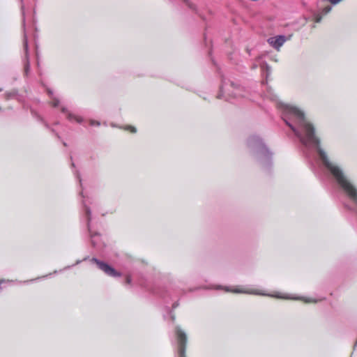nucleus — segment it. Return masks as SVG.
Instances as JSON below:
<instances>
[{
    "mask_svg": "<svg viewBox=\"0 0 357 357\" xmlns=\"http://www.w3.org/2000/svg\"><path fill=\"white\" fill-rule=\"evenodd\" d=\"M247 146L250 155L261 168L268 169L272 166L273 153L259 136H250L247 139Z\"/></svg>",
    "mask_w": 357,
    "mask_h": 357,
    "instance_id": "obj_1",
    "label": "nucleus"
},
{
    "mask_svg": "<svg viewBox=\"0 0 357 357\" xmlns=\"http://www.w3.org/2000/svg\"><path fill=\"white\" fill-rule=\"evenodd\" d=\"M243 88L234 82L222 78V84L220 87V91L217 95V98H224L226 101L233 102V100L241 96H243Z\"/></svg>",
    "mask_w": 357,
    "mask_h": 357,
    "instance_id": "obj_2",
    "label": "nucleus"
},
{
    "mask_svg": "<svg viewBox=\"0 0 357 357\" xmlns=\"http://www.w3.org/2000/svg\"><path fill=\"white\" fill-rule=\"evenodd\" d=\"M82 198L83 210L84 211V218L86 222V227L90 234L91 245L93 248L99 249L101 247L102 242L101 238L99 233L93 232L91 228V211L89 204H91V199L89 197H85L83 195V192H80Z\"/></svg>",
    "mask_w": 357,
    "mask_h": 357,
    "instance_id": "obj_3",
    "label": "nucleus"
},
{
    "mask_svg": "<svg viewBox=\"0 0 357 357\" xmlns=\"http://www.w3.org/2000/svg\"><path fill=\"white\" fill-rule=\"evenodd\" d=\"M174 333L177 340V356L178 357H186L185 349L187 344V335L179 326L175 327Z\"/></svg>",
    "mask_w": 357,
    "mask_h": 357,
    "instance_id": "obj_4",
    "label": "nucleus"
},
{
    "mask_svg": "<svg viewBox=\"0 0 357 357\" xmlns=\"http://www.w3.org/2000/svg\"><path fill=\"white\" fill-rule=\"evenodd\" d=\"M24 0H20L21 1V10L23 16L22 20V25L24 29V39H23V46L24 50L25 52V61H24V73L26 75H28L30 70V62L29 59V45H28V39L27 36L25 33V18H24V5L23 3Z\"/></svg>",
    "mask_w": 357,
    "mask_h": 357,
    "instance_id": "obj_5",
    "label": "nucleus"
},
{
    "mask_svg": "<svg viewBox=\"0 0 357 357\" xmlns=\"http://www.w3.org/2000/svg\"><path fill=\"white\" fill-rule=\"evenodd\" d=\"M91 261L96 263L98 268L108 276L112 278H119L121 276V273L117 271L114 267L96 257H93Z\"/></svg>",
    "mask_w": 357,
    "mask_h": 357,
    "instance_id": "obj_6",
    "label": "nucleus"
},
{
    "mask_svg": "<svg viewBox=\"0 0 357 357\" xmlns=\"http://www.w3.org/2000/svg\"><path fill=\"white\" fill-rule=\"evenodd\" d=\"M91 261L96 263L98 268L108 276L112 278H119L121 276V273L117 271L114 267L96 257H93Z\"/></svg>",
    "mask_w": 357,
    "mask_h": 357,
    "instance_id": "obj_7",
    "label": "nucleus"
},
{
    "mask_svg": "<svg viewBox=\"0 0 357 357\" xmlns=\"http://www.w3.org/2000/svg\"><path fill=\"white\" fill-rule=\"evenodd\" d=\"M215 289H223V287L220 285H218V286H216L215 287ZM224 289L226 291H232V292L237 293V294H255V295H264V296L267 295L266 294L263 293L260 291L250 289L248 287L236 288L234 289H230L228 287H224Z\"/></svg>",
    "mask_w": 357,
    "mask_h": 357,
    "instance_id": "obj_8",
    "label": "nucleus"
},
{
    "mask_svg": "<svg viewBox=\"0 0 357 357\" xmlns=\"http://www.w3.org/2000/svg\"><path fill=\"white\" fill-rule=\"evenodd\" d=\"M61 112L66 115V119L71 123H77L79 124H82L84 121V119L82 116L68 110L66 107H61Z\"/></svg>",
    "mask_w": 357,
    "mask_h": 357,
    "instance_id": "obj_9",
    "label": "nucleus"
},
{
    "mask_svg": "<svg viewBox=\"0 0 357 357\" xmlns=\"http://www.w3.org/2000/svg\"><path fill=\"white\" fill-rule=\"evenodd\" d=\"M287 38L284 35H279L274 37H271L268 39V43L276 50H279L280 48L286 42Z\"/></svg>",
    "mask_w": 357,
    "mask_h": 357,
    "instance_id": "obj_10",
    "label": "nucleus"
},
{
    "mask_svg": "<svg viewBox=\"0 0 357 357\" xmlns=\"http://www.w3.org/2000/svg\"><path fill=\"white\" fill-rule=\"evenodd\" d=\"M87 259H88V257H85V258H84L82 260L77 259V260L76 261V262H75V264L66 266H65L63 268H62V269H61V270H59V271H54L53 272V273H50V274L46 275H44V276H43V277H38V278H36V279H32V280H30L24 281V283L32 282H33V281H36V280H40V279H42V278H47L49 275H51L52 274H56V273H62V272H63V271H66V270L70 269L71 268H73V267L74 266H75V265L79 264L82 261H86Z\"/></svg>",
    "mask_w": 357,
    "mask_h": 357,
    "instance_id": "obj_11",
    "label": "nucleus"
},
{
    "mask_svg": "<svg viewBox=\"0 0 357 357\" xmlns=\"http://www.w3.org/2000/svg\"><path fill=\"white\" fill-rule=\"evenodd\" d=\"M179 305L178 301H176L172 304V310H170L169 307H166L167 314H164V318L166 320L170 319L172 322L175 320V314L173 312V310L176 309Z\"/></svg>",
    "mask_w": 357,
    "mask_h": 357,
    "instance_id": "obj_12",
    "label": "nucleus"
},
{
    "mask_svg": "<svg viewBox=\"0 0 357 357\" xmlns=\"http://www.w3.org/2000/svg\"><path fill=\"white\" fill-rule=\"evenodd\" d=\"M31 114L32 115L36 118L37 119L38 121L42 122L43 123H44L45 128H47V129H50V131L53 133H54L56 135V136L58 137V138H60V136L59 135V134L54 130V129L53 128H51L50 125L45 122L43 119V118L42 116H40L36 112L33 111V110H31Z\"/></svg>",
    "mask_w": 357,
    "mask_h": 357,
    "instance_id": "obj_13",
    "label": "nucleus"
},
{
    "mask_svg": "<svg viewBox=\"0 0 357 357\" xmlns=\"http://www.w3.org/2000/svg\"><path fill=\"white\" fill-rule=\"evenodd\" d=\"M286 298H290V297H286ZM291 299L302 300L305 303H317L318 301L321 300V298H314L311 297H295L291 298Z\"/></svg>",
    "mask_w": 357,
    "mask_h": 357,
    "instance_id": "obj_14",
    "label": "nucleus"
},
{
    "mask_svg": "<svg viewBox=\"0 0 357 357\" xmlns=\"http://www.w3.org/2000/svg\"><path fill=\"white\" fill-rule=\"evenodd\" d=\"M47 93H48L49 96L52 98V101L51 102L52 105L54 107H58L59 105V100L57 98L54 96L53 91L50 89H48Z\"/></svg>",
    "mask_w": 357,
    "mask_h": 357,
    "instance_id": "obj_15",
    "label": "nucleus"
},
{
    "mask_svg": "<svg viewBox=\"0 0 357 357\" xmlns=\"http://www.w3.org/2000/svg\"><path fill=\"white\" fill-rule=\"evenodd\" d=\"M332 10V6H325L324 8H321L320 10V14L322 15H327L328 13H330Z\"/></svg>",
    "mask_w": 357,
    "mask_h": 357,
    "instance_id": "obj_16",
    "label": "nucleus"
},
{
    "mask_svg": "<svg viewBox=\"0 0 357 357\" xmlns=\"http://www.w3.org/2000/svg\"><path fill=\"white\" fill-rule=\"evenodd\" d=\"M183 2L185 3V5L190 8L192 10H194L195 11L196 13H197V8H196V6L195 4H193L192 3H191L189 0H183Z\"/></svg>",
    "mask_w": 357,
    "mask_h": 357,
    "instance_id": "obj_17",
    "label": "nucleus"
},
{
    "mask_svg": "<svg viewBox=\"0 0 357 357\" xmlns=\"http://www.w3.org/2000/svg\"><path fill=\"white\" fill-rule=\"evenodd\" d=\"M172 295L171 294V293L169 291H166L165 293H162L161 294V297L167 302L168 303L167 301V298L168 297H170L172 298Z\"/></svg>",
    "mask_w": 357,
    "mask_h": 357,
    "instance_id": "obj_18",
    "label": "nucleus"
},
{
    "mask_svg": "<svg viewBox=\"0 0 357 357\" xmlns=\"http://www.w3.org/2000/svg\"><path fill=\"white\" fill-rule=\"evenodd\" d=\"M190 279H191V276H188L186 278L180 279L178 280V282L182 284H186Z\"/></svg>",
    "mask_w": 357,
    "mask_h": 357,
    "instance_id": "obj_19",
    "label": "nucleus"
},
{
    "mask_svg": "<svg viewBox=\"0 0 357 357\" xmlns=\"http://www.w3.org/2000/svg\"><path fill=\"white\" fill-rule=\"evenodd\" d=\"M89 124L91 126H100V122L98 121L91 119L89 121Z\"/></svg>",
    "mask_w": 357,
    "mask_h": 357,
    "instance_id": "obj_20",
    "label": "nucleus"
},
{
    "mask_svg": "<svg viewBox=\"0 0 357 357\" xmlns=\"http://www.w3.org/2000/svg\"><path fill=\"white\" fill-rule=\"evenodd\" d=\"M126 130H130L132 133H135L137 132L136 128L131 126H127L125 127Z\"/></svg>",
    "mask_w": 357,
    "mask_h": 357,
    "instance_id": "obj_21",
    "label": "nucleus"
},
{
    "mask_svg": "<svg viewBox=\"0 0 357 357\" xmlns=\"http://www.w3.org/2000/svg\"><path fill=\"white\" fill-rule=\"evenodd\" d=\"M322 15H321L320 13L318 14L317 16H316V19H315V22H317V23H319L321 21V19H322Z\"/></svg>",
    "mask_w": 357,
    "mask_h": 357,
    "instance_id": "obj_22",
    "label": "nucleus"
},
{
    "mask_svg": "<svg viewBox=\"0 0 357 357\" xmlns=\"http://www.w3.org/2000/svg\"><path fill=\"white\" fill-rule=\"evenodd\" d=\"M342 1V0H330L329 2H331L333 5H336Z\"/></svg>",
    "mask_w": 357,
    "mask_h": 357,
    "instance_id": "obj_23",
    "label": "nucleus"
},
{
    "mask_svg": "<svg viewBox=\"0 0 357 357\" xmlns=\"http://www.w3.org/2000/svg\"><path fill=\"white\" fill-rule=\"evenodd\" d=\"M266 68L267 76H268L269 74H271V67L267 63H266Z\"/></svg>",
    "mask_w": 357,
    "mask_h": 357,
    "instance_id": "obj_24",
    "label": "nucleus"
},
{
    "mask_svg": "<svg viewBox=\"0 0 357 357\" xmlns=\"http://www.w3.org/2000/svg\"><path fill=\"white\" fill-rule=\"evenodd\" d=\"M126 282L127 284H130L131 283L132 279H131L130 276L128 275L126 277Z\"/></svg>",
    "mask_w": 357,
    "mask_h": 357,
    "instance_id": "obj_25",
    "label": "nucleus"
},
{
    "mask_svg": "<svg viewBox=\"0 0 357 357\" xmlns=\"http://www.w3.org/2000/svg\"><path fill=\"white\" fill-rule=\"evenodd\" d=\"M181 293H176V295L174 296V298H178Z\"/></svg>",
    "mask_w": 357,
    "mask_h": 357,
    "instance_id": "obj_26",
    "label": "nucleus"
},
{
    "mask_svg": "<svg viewBox=\"0 0 357 357\" xmlns=\"http://www.w3.org/2000/svg\"><path fill=\"white\" fill-rule=\"evenodd\" d=\"M182 294H185L186 291L185 289H181Z\"/></svg>",
    "mask_w": 357,
    "mask_h": 357,
    "instance_id": "obj_27",
    "label": "nucleus"
},
{
    "mask_svg": "<svg viewBox=\"0 0 357 357\" xmlns=\"http://www.w3.org/2000/svg\"><path fill=\"white\" fill-rule=\"evenodd\" d=\"M250 51H251L250 50L247 49V52H248V54H249V55H250Z\"/></svg>",
    "mask_w": 357,
    "mask_h": 357,
    "instance_id": "obj_28",
    "label": "nucleus"
},
{
    "mask_svg": "<svg viewBox=\"0 0 357 357\" xmlns=\"http://www.w3.org/2000/svg\"><path fill=\"white\" fill-rule=\"evenodd\" d=\"M77 178H78V180H79V183H81V181H81V178H80V177H79V175H77Z\"/></svg>",
    "mask_w": 357,
    "mask_h": 357,
    "instance_id": "obj_29",
    "label": "nucleus"
},
{
    "mask_svg": "<svg viewBox=\"0 0 357 357\" xmlns=\"http://www.w3.org/2000/svg\"><path fill=\"white\" fill-rule=\"evenodd\" d=\"M194 291V289H191V288L189 289V291Z\"/></svg>",
    "mask_w": 357,
    "mask_h": 357,
    "instance_id": "obj_30",
    "label": "nucleus"
},
{
    "mask_svg": "<svg viewBox=\"0 0 357 357\" xmlns=\"http://www.w3.org/2000/svg\"><path fill=\"white\" fill-rule=\"evenodd\" d=\"M257 68V65H253V68Z\"/></svg>",
    "mask_w": 357,
    "mask_h": 357,
    "instance_id": "obj_31",
    "label": "nucleus"
},
{
    "mask_svg": "<svg viewBox=\"0 0 357 357\" xmlns=\"http://www.w3.org/2000/svg\"><path fill=\"white\" fill-rule=\"evenodd\" d=\"M59 122H56V123H55V125H59Z\"/></svg>",
    "mask_w": 357,
    "mask_h": 357,
    "instance_id": "obj_32",
    "label": "nucleus"
}]
</instances>
